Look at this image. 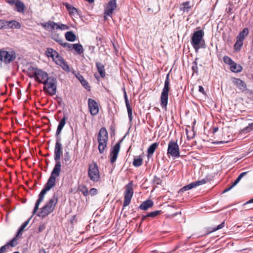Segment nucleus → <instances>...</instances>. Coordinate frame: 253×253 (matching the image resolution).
I'll list each match as a JSON object with an SVG mask.
<instances>
[{"label": "nucleus", "mask_w": 253, "mask_h": 253, "mask_svg": "<svg viewBox=\"0 0 253 253\" xmlns=\"http://www.w3.org/2000/svg\"><path fill=\"white\" fill-rule=\"evenodd\" d=\"M61 140V137H56V143L54 150V159L55 164L51 171L50 176L39 195L38 199L35 203V207L33 211V214H35L37 212L39 209V206L40 203L43 200L46 193L55 186L56 178L60 175L61 171L60 159L62 154V148Z\"/></svg>", "instance_id": "1"}, {"label": "nucleus", "mask_w": 253, "mask_h": 253, "mask_svg": "<svg viewBox=\"0 0 253 253\" xmlns=\"http://www.w3.org/2000/svg\"><path fill=\"white\" fill-rule=\"evenodd\" d=\"M27 75L30 78H34L35 81L42 84L50 78L46 72L32 66L28 68Z\"/></svg>", "instance_id": "2"}, {"label": "nucleus", "mask_w": 253, "mask_h": 253, "mask_svg": "<svg viewBox=\"0 0 253 253\" xmlns=\"http://www.w3.org/2000/svg\"><path fill=\"white\" fill-rule=\"evenodd\" d=\"M204 37V32L202 30L194 32L191 36V44L196 52L200 48H206Z\"/></svg>", "instance_id": "3"}, {"label": "nucleus", "mask_w": 253, "mask_h": 253, "mask_svg": "<svg viewBox=\"0 0 253 253\" xmlns=\"http://www.w3.org/2000/svg\"><path fill=\"white\" fill-rule=\"evenodd\" d=\"M58 196L54 194L52 197L44 205V206L41 209L40 211L37 215L39 217L43 218L50 213H51L55 209V207L58 202Z\"/></svg>", "instance_id": "4"}, {"label": "nucleus", "mask_w": 253, "mask_h": 253, "mask_svg": "<svg viewBox=\"0 0 253 253\" xmlns=\"http://www.w3.org/2000/svg\"><path fill=\"white\" fill-rule=\"evenodd\" d=\"M46 54L48 57H51L56 64L61 66L64 70L69 71L70 68L68 65L56 50L48 48L46 51Z\"/></svg>", "instance_id": "5"}, {"label": "nucleus", "mask_w": 253, "mask_h": 253, "mask_svg": "<svg viewBox=\"0 0 253 253\" xmlns=\"http://www.w3.org/2000/svg\"><path fill=\"white\" fill-rule=\"evenodd\" d=\"M108 139V132L106 129L103 127L100 129L97 135L98 149L100 154L104 153L107 148Z\"/></svg>", "instance_id": "6"}, {"label": "nucleus", "mask_w": 253, "mask_h": 253, "mask_svg": "<svg viewBox=\"0 0 253 253\" xmlns=\"http://www.w3.org/2000/svg\"><path fill=\"white\" fill-rule=\"evenodd\" d=\"M0 57L1 62L5 64H8L15 60L16 54L13 49L2 48L0 49Z\"/></svg>", "instance_id": "7"}, {"label": "nucleus", "mask_w": 253, "mask_h": 253, "mask_svg": "<svg viewBox=\"0 0 253 253\" xmlns=\"http://www.w3.org/2000/svg\"><path fill=\"white\" fill-rule=\"evenodd\" d=\"M43 84H44L43 89L45 92L50 96L56 94L57 90V80L55 78L50 76V78Z\"/></svg>", "instance_id": "8"}, {"label": "nucleus", "mask_w": 253, "mask_h": 253, "mask_svg": "<svg viewBox=\"0 0 253 253\" xmlns=\"http://www.w3.org/2000/svg\"><path fill=\"white\" fill-rule=\"evenodd\" d=\"M87 174L90 180L94 182H98L100 179V172L97 164L95 162L88 165Z\"/></svg>", "instance_id": "9"}, {"label": "nucleus", "mask_w": 253, "mask_h": 253, "mask_svg": "<svg viewBox=\"0 0 253 253\" xmlns=\"http://www.w3.org/2000/svg\"><path fill=\"white\" fill-rule=\"evenodd\" d=\"M169 74H168L165 81L164 87L161 95V105L163 108H166L168 104L169 86Z\"/></svg>", "instance_id": "10"}, {"label": "nucleus", "mask_w": 253, "mask_h": 253, "mask_svg": "<svg viewBox=\"0 0 253 253\" xmlns=\"http://www.w3.org/2000/svg\"><path fill=\"white\" fill-rule=\"evenodd\" d=\"M133 194V182L130 181L125 186L124 207L127 206L130 204Z\"/></svg>", "instance_id": "11"}, {"label": "nucleus", "mask_w": 253, "mask_h": 253, "mask_svg": "<svg viewBox=\"0 0 253 253\" xmlns=\"http://www.w3.org/2000/svg\"><path fill=\"white\" fill-rule=\"evenodd\" d=\"M6 2L11 6H15L14 10L22 14L25 13V5L20 0H6Z\"/></svg>", "instance_id": "12"}, {"label": "nucleus", "mask_w": 253, "mask_h": 253, "mask_svg": "<svg viewBox=\"0 0 253 253\" xmlns=\"http://www.w3.org/2000/svg\"><path fill=\"white\" fill-rule=\"evenodd\" d=\"M117 8L116 0H110L105 7L104 18L107 19V16L112 17L113 11Z\"/></svg>", "instance_id": "13"}, {"label": "nucleus", "mask_w": 253, "mask_h": 253, "mask_svg": "<svg viewBox=\"0 0 253 253\" xmlns=\"http://www.w3.org/2000/svg\"><path fill=\"white\" fill-rule=\"evenodd\" d=\"M206 181L203 179L201 180H198L197 181L191 182L190 184L185 185L182 188H180L177 192L178 195H181L184 191L192 189L200 185L204 184L206 183Z\"/></svg>", "instance_id": "14"}, {"label": "nucleus", "mask_w": 253, "mask_h": 253, "mask_svg": "<svg viewBox=\"0 0 253 253\" xmlns=\"http://www.w3.org/2000/svg\"><path fill=\"white\" fill-rule=\"evenodd\" d=\"M88 106L91 115L95 116L99 112V105L96 101L91 98L88 100Z\"/></svg>", "instance_id": "15"}, {"label": "nucleus", "mask_w": 253, "mask_h": 253, "mask_svg": "<svg viewBox=\"0 0 253 253\" xmlns=\"http://www.w3.org/2000/svg\"><path fill=\"white\" fill-rule=\"evenodd\" d=\"M121 141L117 143L111 149L110 152V162L111 164L115 163L118 158L120 151Z\"/></svg>", "instance_id": "16"}, {"label": "nucleus", "mask_w": 253, "mask_h": 253, "mask_svg": "<svg viewBox=\"0 0 253 253\" xmlns=\"http://www.w3.org/2000/svg\"><path fill=\"white\" fill-rule=\"evenodd\" d=\"M19 237V236H17L16 234L15 236L12 239H11L10 241L7 242L4 246L1 247L0 248V253H4L6 251V249L9 247V246L11 247H15L18 244L17 240Z\"/></svg>", "instance_id": "17"}, {"label": "nucleus", "mask_w": 253, "mask_h": 253, "mask_svg": "<svg viewBox=\"0 0 253 253\" xmlns=\"http://www.w3.org/2000/svg\"><path fill=\"white\" fill-rule=\"evenodd\" d=\"M63 4L66 7L67 10L68 11L70 16L75 17L79 15V11L76 7H74L68 2H64Z\"/></svg>", "instance_id": "18"}, {"label": "nucleus", "mask_w": 253, "mask_h": 253, "mask_svg": "<svg viewBox=\"0 0 253 253\" xmlns=\"http://www.w3.org/2000/svg\"><path fill=\"white\" fill-rule=\"evenodd\" d=\"M233 83L241 91H243L247 89V85L244 81L238 79L233 78Z\"/></svg>", "instance_id": "19"}, {"label": "nucleus", "mask_w": 253, "mask_h": 253, "mask_svg": "<svg viewBox=\"0 0 253 253\" xmlns=\"http://www.w3.org/2000/svg\"><path fill=\"white\" fill-rule=\"evenodd\" d=\"M21 27V24L16 20H6L5 29H19Z\"/></svg>", "instance_id": "20"}, {"label": "nucleus", "mask_w": 253, "mask_h": 253, "mask_svg": "<svg viewBox=\"0 0 253 253\" xmlns=\"http://www.w3.org/2000/svg\"><path fill=\"white\" fill-rule=\"evenodd\" d=\"M124 95L125 103L126 105V108H127L128 118H129V121H131L132 120V109L130 106V104H129V101L128 100L127 94H126V92L125 88H124Z\"/></svg>", "instance_id": "21"}, {"label": "nucleus", "mask_w": 253, "mask_h": 253, "mask_svg": "<svg viewBox=\"0 0 253 253\" xmlns=\"http://www.w3.org/2000/svg\"><path fill=\"white\" fill-rule=\"evenodd\" d=\"M154 202L151 200H147L143 201L139 206L138 208L140 210L146 211L149 208L153 207Z\"/></svg>", "instance_id": "22"}, {"label": "nucleus", "mask_w": 253, "mask_h": 253, "mask_svg": "<svg viewBox=\"0 0 253 253\" xmlns=\"http://www.w3.org/2000/svg\"><path fill=\"white\" fill-rule=\"evenodd\" d=\"M41 25L46 30L52 31L55 30L56 23L49 21L47 22L41 23Z\"/></svg>", "instance_id": "23"}, {"label": "nucleus", "mask_w": 253, "mask_h": 253, "mask_svg": "<svg viewBox=\"0 0 253 253\" xmlns=\"http://www.w3.org/2000/svg\"><path fill=\"white\" fill-rule=\"evenodd\" d=\"M67 119L66 116L65 115H64L63 118L61 119L60 122H59L58 126H57V128L56 132V137H60L59 134H60L64 126L66 124V120Z\"/></svg>", "instance_id": "24"}, {"label": "nucleus", "mask_w": 253, "mask_h": 253, "mask_svg": "<svg viewBox=\"0 0 253 253\" xmlns=\"http://www.w3.org/2000/svg\"><path fill=\"white\" fill-rule=\"evenodd\" d=\"M95 65L100 77L102 78H104L106 76L104 66L101 63L98 62H96Z\"/></svg>", "instance_id": "25"}, {"label": "nucleus", "mask_w": 253, "mask_h": 253, "mask_svg": "<svg viewBox=\"0 0 253 253\" xmlns=\"http://www.w3.org/2000/svg\"><path fill=\"white\" fill-rule=\"evenodd\" d=\"M249 30L248 28H244L241 31H240L236 38L244 41L245 39L249 35Z\"/></svg>", "instance_id": "26"}, {"label": "nucleus", "mask_w": 253, "mask_h": 253, "mask_svg": "<svg viewBox=\"0 0 253 253\" xmlns=\"http://www.w3.org/2000/svg\"><path fill=\"white\" fill-rule=\"evenodd\" d=\"M244 44V41L236 38V41L234 44V49L236 52H239L241 50V48Z\"/></svg>", "instance_id": "27"}, {"label": "nucleus", "mask_w": 253, "mask_h": 253, "mask_svg": "<svg viewBox=\"0 0 253 253\" xmlns=\"http://www.w3.org/2000/svg\"><path fill=\"white\" fill-rule=\"evenodd\" d=\"M53 40L58 42L60 44L62 45L64 47L67 48L68 50L73 49V44H71L68 42H63V39L62 38H59V40H56L53 38Z\"/></svg>", "instance_id": "28"}, {"label": "nucleus", "mask_w": 253, "mask_h": 253, "mask_svg": "<svg viewBox=\"0 0 253 253\" xmlns=\"http://www.w3.org/2000/svg\"><path fill=\"white\" fill-rule=\"evenodd\" d=\"M167 155L169 158L170 156L172 157H174V140H170L168 145Z\"/></svg>", "instance_id": "29"}, {"label": "nucleus", "mask_w": 253, "mask_h": 253, "mask_svg": "<svg viewBox=\"0 0 253 253\" xmlns=\"http://www.w3.org/2000/svg\"><path fill=\"white\" fill-rule=\"evenodd\" d=\"M158 146V144L157 143H154L148 147L147 149V156L148 158L152 156Z\"/></svg>", "instance_id": "30"}, {"label": "nucleus", "mask_w": 253, "mask_h": 253, "mask_svg": "<svg viewBox=\"0 0 253 253\" xmlns=\"http://www.w3.org/2000/svg\"><path fill=\"white\" fill-rule=\"evenodd\" d=\"M66 40L69 42H74L76 40V35L72 31H69L65 33Z\"/></svg>", "instance_id": "31"}, {"label": "nucleus", "mask_w": 253, "mask_h": 253, "mask_svg": "<svg viewBox=\"0 0 253 253\" xmlns=\"http://www.w3.org/2000/svg\"><path fill=\"white\" fill-rule=\"evenodd\" d=\"M230 67L231 71L235 73L240 72L242 70V67L240 65H237L235 62H233Z\"/></svg>", "instance_id": "32"}, {"label": "nucleus", "mask_w": 253, "mask_h": 253, "mask_svg": "<svg viewBox=\"0 0 253 253\" xmlns=\"http://www.w3.org/2000/svg\"><path fill=\"white\" fill-rule=\"evenodd\" d=\"M225 223L224 222H222L221 224L217 226L216 227H215L214 228H209L207 229V231L205 233V235H208L210 233H211L214 231H215L217 230L220 229L222 228L224 226Z\"/></svg>", "instance_id": "33"}, {"label": "nucleus", "mask_w": 253, "mask_h": 253, "mask_svg": "<svg viewBox=\"0 0 253 253\" xmlns=\"http://www.w3.org/2000/svg\"><path fill=\"white\" fill-rule=\"evenodd\" d=\"M74 49L76 53L78 54H81L84 52V48L82 45L80 43L73 44V49Z\"/></svg>", "instance_id": "34"}, {"label": "nucleus", "mask_w": 253, "mask_h": 253, "mask_svg": "<svg viewBox=\"0 0 253 253\" xmlns=\"http://www.w3.org/2000/svg\"><path fill=\"white\" fill-rule=\"evenodd\" d=\"M143 164V159L139 156L138 158H134L133 159V161L132 162V164L133 166L135 167H139L141 166Z\"/></svg>", "instance_id": "35"}, {"label": "nucleus", "mask_w": 253, "mask_h": 253, "mask_svg": "<svg viewBox=\"0 0 253 253\" xmlns=\"http://www.w3.org/2000/svg\"><path fill=\"white\" fill-rule=\"evenodd\" d=\"M30 218L28 219L27 220L25 221L21 226L19 228L17 232V236H20V235L22 234V232L24 231L25 228L28 225L29 223V221Z\"/></svg>", "instance_id": "36"}, {"label": "nucleus", "mask_w": 253, "mask_h": 253, "mask_svg": "<svg viewBox=\"0 0 253 253\" xmlns=\"http://www.w3.org/2000/svg\"><path fill=\"white\" fill-rule=\"evenodd\" d=\"M78 190L81 192L84 196L86 197L88 194V189L86 186L81 185L79 186Z\"/></svg>", "instance_id": "37"}, {"label": "nucleus", "mask_w": 253, "mask_h": 253, "mask_svg": "<svg viewBox=\"0 0 253 253\" xmlns=\"http://www.w3.org/2000/svg\"><path fill=\"white\" fill-rule=\"evenodd\" d=\"M190 6L189 2H185L183 3L180 7V9L183 12H187L189 11Z\"/></svg>", "instance_id": "38"}, {"label": "nucleus", "mask_w": 253, "mask_h": 253, "mask_svg": "<svg viewBox=\"0 0 253 253\" xmlns=\"http://www.w3.org/2000/svg\"><path fill=\"white\" fill-rule=\"evenodd\" d=\"M186 133L187 138L190 140L194 137L195 132L193 129H186Z\"/></svg>", "instance_id": "39"}, {"label": "nucleus", "mask_w": 253, "mask_h": 253, "mask_svg": "<svg viewBox=\"0 0 253 253\" xmlns=\"http://www.w3.org/2000/svg\"><path fill=\"white\" fill-rule=\"evenodd\" d=\"M162 212L161 211H155L148 213L147 214V216H149V217L153 218V217H155L156 216L159 215Z\"/></svg>", "instance_id": "40"}, {"label": "nucleus", "mask_w": 253, "mask_h": 253, "mask_svg": "<svg viewBox=\"0 0 253 253\" xmlns=\"http://www.w3.org/2000/svg\"><path fill=\"white\" fill-rule=\"evenodd\" d=\"M224 62L229 66L234 62L230 57L228 56H224L223 58Z\"/></svg>", "instance_id": "41"}, {"label": "nucleus", "mask_w": 253, "mask_h": 253, "mask_svg": "<svg viewBox=\"0 0 253 253\" xmlns=\"http://www.w3.org/2000/svg\"><path fill=\"white\" fill-rule=\"evenodd\" d=\"M192 70L193 73H198V68L197 66V63L196 61H193L192 63Z\"/></svg>", "instance_id": "42"}, {"label": "nucleus", "mask_w": 253, "mask_h": 253, "mask_svg": "<svg viewBox=\"0 0 253 253\" xmlns=\"http://www.w3.org/2000/svg\"><path fill=\"white\" fill-rule=\"evenodd\" d=\"M153 183L156 185L161 184L162 183V180L160 178L157 176H154L153 180Z\"/></svg>", "instance_id": "43"}, {"label": "nucleus", "mask_w": 253, "mask_h": 253, "mask_svg": "<svg viewBox=\"0 0 253 253\" xmlns=\"http://www.w3.org/2000/svg\"><path fill=\"white\" fill-rule=\"evenodd\" d=\"M179 147L176 142H175V158L180 157Z\"/></svg>", "instance_id": "44"}, {"label": "nucleus", "mask_w": 253, "mask_h": 253, "mask_svg": "<svg viewBox=\"0 0 253 253\" xmlns=\"http://www.w3.org/2000/svg\"><path fill=\"white\" fill-rule=\"evenodd\" d=\"M82 84L88 90H90V86L88 85V82L84 79L81 82Z\"/></svg>", "instance_id": "45"}, {"label": "nucleus", "mask_w": 253, "mask_h": 253, "mask_svg": "<svg viewBox=\"0 0 253 253\" xmlns=\"http://www.w3.org/2000/svg\"><path fill=\"white\" fill-rule=\"evenodd\" d=\"M45 227H46L45 223L41 224L39 225V228H38V232L40 233V232H42L43 230H44L45 229Z\"/></svg>", "instance_id": "46"}, {"label": "nucleus", "mask_w": 253, "mask_h": 253, "mask_svg": "<svg viewBox=\"0 0 253 253\" xmlns=\"http://www.w3.org/2000/svg\"><path fill=\"white\" fill-rule=\"evenodd\" d=\"M252 131L251 130H250V128L249 126H247L246 127L243 128V129H242L240 131V132H243V133H248V132H250Z\"/></svg>", "instance_id": "47"}, {"label": "nucleus", "mask_w": 253, "mask_h": 253, "mask_svg": "<svg viewBox=\"0 0 253 253\" xmlns=\"http://www.w3.org/2000/svg\"><path fill=\"white\" fill-rule=\"evenodd\" d=\"M6 20L0 19V30L3 28L5 29Z\"/></svg>", "instance_id": "48"}, {"label": "nucleus", "mask_w": 253, "mask_h": 253, "mask_svg": "<svg viewBox=\"0 0 253 253\" xmlns=\"http://www.w3.org/2000/svg\"><path fill=\"white\" fill-rule=\"evenodd\" d=\"M91 196H94L97 193V190L94 188H92L90 189L89 192Z\"/></svg>", "instance_id": "49"}, {"label": "nucleus", "mask_w": 253, "mask_h": 253, "mask_svg": "<svg viewBox=\"0 0 253 253\" xmlns=\"http://www.w3.org/2000/svg\"><path fill=\"white\" fill-rule=\"evenodd\" d=\"M69 29V27L66 24L60 23V30H65Z\"/></svg>", "instance_id": "50"}, {"label": "nucleus", "mask_w": 253, "mask_h": 253, "mask_svg": "<svg viewBox=\"0 0 253 253\" xmlns=\"http://www.w3.org/2000/svg\"><path fill=\"white\" fill-rule=\"evenodd\" d=\"M242 178L239 175L237 178L235 180V181L233 183L232 185L235 186L237 184V183L241 180Z\"/></svg>", "instance_id": "51"}, {"label": "nucleus", "mask_w": 253, "mask_h": 253, "mask_svg": "<svg viewBox=\"0 0 253 253\" xmlns=\"http://www.w3.org/2000/svg\"><path fill=\"white\" fill-rule=\"evenodd\" d=\"M76 77L80 81V82H82V81L84 79L83 76H82L80 74H78L76 75Z\"/></svg>", "instance_id": "52"}, {"label": "nucleus", "mask_w": 253, "mask_h": 253, "mask_svg": "<svg viewBox=\"0 0 253 253\" xmlns=\"http://www.w3.org/2000/svg\"><path fill=\"white\" fill-rule=\"evenodd\" d=\"M199 91L203 94H206L204 87L201 85L199 86Z\"/></svg>", "instance_id": "53"}, {"label": "nucleus", "mask_w": 253, "mask_h": 253, "mask_svg": "<svg viewBox=\"0 0 253 253\" xmlns=\"http://www.w3.org/2000/svg\"><path fill=\"white\" fill-rule=\"evenodd\" d=\"M234 186L232 184L230 187L225 189L224 190V191H223V193H225V192H227L228 191H229V190H230L231 189H232Z\"/></svg>", "instance_id": "54"}, {"label": "nucleus", "mask_w": 253, "mask_h": 253, "mask_svg": "<svg viewBox=\"0 0 253 253\" xmlns=\"http://www.w3.org/2000/svg\"><path fill=\"white\" fill-rule=\"evenodd\" d=\"M39 253H48L46 252L44 249L42 248L39 250Z\"/></svg>", "instance_id": "55"}, {"label": "nucleus", "mask_w": 253, "mask_h": 253, "mask_svg": "<svg viewBox=\"0 0 253 253\" xmlns=\"http://www.w3.org/2000/svg\"><path fill=\"white\" fill-rule=\"evenodd\" d=\"M248 126L250 128V130H251V131H253V122L249 124Z\"/></svg>", "instance_id": "56"}, {"label": "nucleus", "mask_w": 253, "mask_h": 253, "mask_svg": "<svg viewBox=\"0 0 253 253\" xmlns=\"http://www.w3.org/2000/svg\"><path fill=\"white\" fill-rule=\"evenodd\" d=\"M248 173V171H246V172H242L240 174H239V176L242 178L243 176H244L247 173Z\"/></svg>", "instance_id": "57"}, {"label": "nucleus", "mask_w": 253, "mask_h": 253, "mask_svg": "<svg viewBox=\"0 0 253 253\" xmlns=\"http://www.w3.org/2000/svg\"><path fill=\"white\" fill-rule=\"evenodd\" d=\"M68 154H69V153H68V152H67V153H66V157H65V159H64V160H65V161H68L69 160V156H68Z\"/></svg>", "instance_id": "58"}, {"label": "nucleus", "mask_w": 253, "mask_h": 253, "mask_svg": "<svg viewBox=\"0 0 253 253\" xmlns=\"http://www.w3.org/2000/svg\"><path fill=\"white\" fill-rule=\"evenodd\" d=\"M253 203V198L251 199V200H249L248 202H247L245 205H247L248 204H251Z\"/></svg>", "instance_id": "59"}, {"label": "nucleus", "mask_w": 253, "mask_h": 253, "mask_svg": "<svg viewBox=\"0 0 253 253\" xmlns=\"http://www.w3.org/2000/svg\"><path fill=\"white\" fill-rule=\"evenodd\" d=\"M60 29V23H56V25L55 26V30Z\"/></svg>", "instance_id": "60"}, {"label": "nucleus", "mask_w": 253, "mask_h": 253, "mask_svg": "<svg viewBox=\"0 0 253 253\" xmlns=\"http://www.w3.org/2000/svg\"><path fill=\"white\" fill-rule=\"evenodd\" d=\"M73 219L71 220V222L73 223L74 221L76 222L77 220L76 219V215H74L72 217Z\"/></svg>", "instance_id": "61"}, {"label": "nucleus", "mask_w": 253, "mask_h": 253, "mask_svg": "<svg viewBox=\"0 0 253 253\" xmlns=\"http://www.w3.org/2000/svg\"><path fill=\"white\" fill-rule=\"evenodd\" d=\"M147 217H149V216H147V214L146 215H143L141 218V222L143 221Z\"/></svg>", "instance_id": "62"}, {"label": "nucleus", "mask_w": 253, "mask_h": 253, "mask_svg": "<svg viewBox=\"0 0 253 253\" xmlns=\"http://www.w3.org/2000/svg\"><path fill=\"white\" fill-rule=\"evenodd\" d=\"M217 130H218V128H217V127H214V128H213V132H216V131H217Z\"/></svg>", "instance_id": "63"}, {"label": "nucleus", "mask_w": 253, "mask_h": 253, "mask_svg": "<svg viewBox=\"0 0 253 253\" xmlns=\"http://www.w3.org/2000/svg\"><path fill=\"white\" fill-rule=\"evenodd\" d=\"M96 40H98L99 41H101L102 40V38L101 37H96Z\"/></svg>", "instance_id": "64"}]
</instances>
